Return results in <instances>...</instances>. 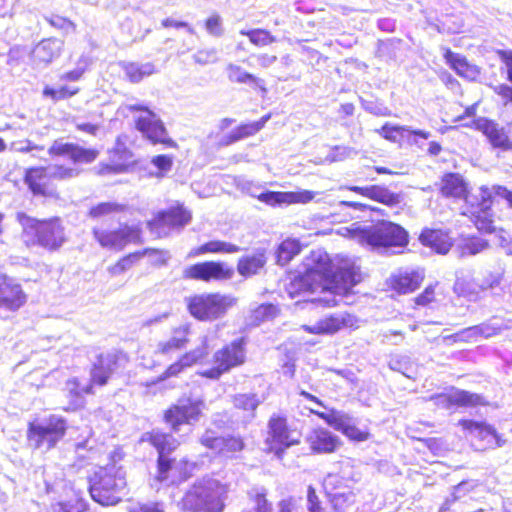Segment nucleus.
<instances>
[{
  "label": "nucleus",
  "mask_w": 512,
  "mask_h": 512,
  "mask_svg": "<svg viewBox=\"0 0 512 512\" xmlns=\"http://www.w3.org/2000/svg\"><path fill=\"white\" fill-rule=\"evenodd\" d=\"M468 186L459 173H446L442 177L441 192L446 197L464 198L467 196Z\"/></svg>",
  "instance_id": "nucleus-37"
},
{
  "label": "nucleus",
  "mask_w": 512,
  "mask_h": 512,
  "mask_svg": "<svg viewBox=\"0 0 512 512\" xmlns=\"http://www.w3.org/2000/svg\"><path fill=\"white\" fill-rule=\"evenodd\" d=\"M257 199L271 206L280 205L283 203L286 204L285 192L265 191L259 193Z\"/></svg>",
  "instance_id": "nucleus-60"
},
{
  "label": "nucleus",
  "mask_w": 512,
  "mask_h": 512,
  "mask_svg": "<svg viewBox=\"0 0 512 512\" xmlns=\"http://www.w3.org/2000/svg\"><path fill=\"white\" fill-rule=\"evenodd\" d=\"M48 154L51 157H67L74 164H90L99 156V150L85 148L59 138L49 147Z\"/></svg>",
  "instance_id": "nucleus-18"
},
{
  "label": "nucleus",
  "mask_w": 512,
  "mask_h": 512,
  "mask_svg": "<svg viewBox=\"0 0 512 512\" xmlns=\"http://www.w3.org/2000/svg\"><path fill=\"white\" fill-rule=\"evenodd\" d=\"M110 158L113 162V169L115 171H122L123 168L132 161L133 154L118 138L114 148L110 152Z\"/></svg>",
  "instance_id": "nucleus-48"
},
{
  "label": "nucleus",
  "mask_w": 512,
  "mask_h": 512,
  "mask_svg": "<svg viewBox=\"0 0 512 512\" xmlns=\"http://www.w3.org/2000/svg\"><path fill=\"white\" fill-rule=\"evenodd\" d=\"M150 250H143L135 253H131L123 258H121L115 265L109 268V271L112 275H120L124 273L126 270L130 269L136 261L141 259L145 253Z\"/></svg>",
  "instance_id": "nucleus-55"
},
{
  "label": "nucleus",
  "mask_w": 512,
  "mask_h": 512,
  "mask_svg": "<svg viewBox=\"0 0 512 512\" xmlns=\"http://www.w3.org/2000/svg\"><path fill=\"white\" fill-rule=\"evenodd\" d=\"M190 327L181 325L173 330L172 336L165 341H160L156 347V353L164 356H172L173 354L184 349L188 343Z\"/></svg>",
  "instance_id": "nucleus-29"
},
{
  "label": "nucleus",
  "mask_w": 512,
  "mask_h": 512,
  "mask_svg": "<svg viewBox=\"0 0 512 512\" xmlns=\"http://www.w3.org/2000/svg\"><path fill=\"white\" fill-rule=\"evenodd\" d=\"M269 119L270 115H265L259 121L238 126L222 139V143L224 145H230L243 138L256 134L264 127Z\"/></svg>",
  "instance_id": "nucleus-39"
},
{
  "label": "nucleus",
  "mask_w": 512,
  "mask_h": 512,
  "mask_svg": "<svg viewBox=\"0 0 512 512\" xmlns=\"http://www.w3.org/2000/svg\"><path fill=\"white\" fill-rule=\"evenodd\" d=\"M422 280L417 271H401L390 278V285L398 293L407 294L418 288Z\"/></svg>",
  "instance_id": "nucleus-35"
},
{
  "label": "nucleus",
  "mask_w": 512,
  "mask_h": 512,
  "mask_svg": "<svg viewBox=\"0 0 512 512\" xmlns=\"http://www.w3.org/2000/svg\"><path fill=\"white\" fill-rule=\"evenodd\" d=\"M261 397L256 393L235 394L232 399L233 406L244 412L246 421H251L256 416V409L262 403Z\"/></svg>",
  "instance_id": "nucleus-38"
},
{
  "label": "nucleus",
  "mask_w": 512,
  "mask_h": 512,
  "mask_svg": "<svg viewBox=\"0 0 512 512\" xmlns=\"http://www.w3.org/2000/svg\"><path fill=\"white\" fill-rule=\"evenodd\" d=\"M419 240L424 246L432 248L439 254H446L451 249L450 238L441 230L424 229Z\"/></svg>",
  "instance_id": "nucleus-36"
},
{
  "label": "nucleus",
  "mask_w": 512,
  "mask_h": 512,
  "mask_svg": "<svg viewBox=\"0 0 512 512\" xmlns=\"http://www.w3.org/2000/svg\"><path fill=\"white\" fill-rule=\"evenodd\" d=\"M63 45V41L57 38L43 39L32 50L34 63L47 66L60 56Z\"/></svg>",
  "instance_id": "nucleus-27"
},
{
  "label": "nucleus",
  "mask_w": 512,
  "mask_h": 512,
  "mask_svg": "<svg viewBox=\"0 0 512 512\" xmlns=\"http://www.w3.org/2000/svg\"><path fill=\"white\" fill-rule=\"evenodd\" d=\"M315 192L302 190L296 192H285L286 204L308 203L313 200Z\"/></svg>",
  "instance_id": "nucleus-62"
},
{
  "label": "nucleus",
  "mask_w": 512,
  "mask_h": 512,
  "mask_svg": "<svg viewBox=\"0 0 512 512\" xmlns=\"http://www.w3.org/2000/svg\"><path fill=\"white\" fill-rule=\"evenodd\" d=\"M17 219L23 228V239L28 247L39 246L48 251H56L66 242L64 227L59 218L39 220L19 213Z\"/></svg>",
  "instance_id": "nucleus-3"
},
{
  "label": "nucleus",
  "mask_w": 512,
  "mask_h": 512,
  "mask_svg": "<svg viewBox=\"0 0 512 512\" xmlns=\"http://www.w3.org/2000/svg\"><path fill=\"white\" fill-rule=\"evenodd\" d=\"M86 509V503L84 500L75 493V499L69 501H63L59 503L58 512H84Z\"/></svg>",
  "instance_id": "nucleus-59"
},
{
  "label": "nucleus",
  "mask_w": 512,
  "mask_h": 512,
  "mask_svg": "<svg viewBox=\"0 0 512 512\" xmlns=\"http://www.w3.org/2000/svg\"><path fill=\"white\" fill-rule=\"evenodd\" d=\"M192 219L191 212L182 204L157 212L148 227L157 237H166L171 231H181Z\"/></svg>",
  "instance_id": "nucleus-11"
},
{
  "label": "nucleus",
  "mask_w": 512,
  "mask_h": 512,
  "mask_svg": "<svg viewBox=\"0 0 512 512\" xmlns=\"http://www.w3.org/2000/svg\"><path fill=\"white\" fill-rule=\"evenodd\" d=\"M501 329L502 328L500 324L489 321L465 328L453 334L451 337L455 342H474L479 338H489L495 336L500 333Z\"/></svg>",
  "instance_id": "nucleus-28"
},
{
  "label": "nucleus",
  "mask_w": 512,
  "mask_h": 512,
  "mask_svg": "<svg viewBox=\"0 0 512 512\" xmlns=\"http://www.w3.org/2000/svg\"><path fill=\"white\" fill-rule=\"evenodd\" d=\"M358 319L348 312L330 314L313 325L304 326L305 331L311 334H335L343 328H357Z\"/></svg>",
  "instance_id": "nucleus-20"
},
{
  "label": "nucleus",
  "mask_w": 512,
  "mask_h": 512,
  "mask_svg": "<svg viewBox=\"0 0 512 512\" xmlns=\"http://www.w3.org/2000/svg\"><path fill=\"white\" fill-rule=\"evenodd\" d=\"M301 251L300 242L296 239L284 240L276 251V262L281 266L287 265Z\"/></svg>",
  "instance_id": "nucleus-46"
},
{
  "label": "nucleus",
  "mask_w": 512,
  "mask_h": 512,
  "mask_svg": "<svg viewBox=\"0 0 512 512\" xmlns=\"http://www.w3.org/2000/svg\"><path fill=\"white\" fill-rule=\"evenodd\" d=\"M226 73L229 81L238 84H247L250 86L258 87L264 92H266V88L264 87V81L255 75L245 71L241 66L229 63L226 66Z\"/></svg>",
  "instance_id": "nucleus-41"
},
{
  "label": "nucleus",
  "mask_w": 512,
  "mask_h": 512,
  "mask_svg": "<svg viewBox=\"0 0 512 512\" xmlns=\"http://www.w3.org/2000/svg\"><path fill=\"white\" fill-rule=\"evenodd\" d=\"M131 112H139L135 119L136 128L152 143L173 146L174 142L167 135V130L160 117L143 104H128Z\"/></svg>",
  "instance_id": "nucleus-10"
},
{
  "label": "nucleus",
  "mask_w": 512,
  "mask_h": 512,
  "mask_svg": "<svg viewBox=\"0 0 512 512\" xmlns=\"http://www.w3.org/2000/svg\"><path fill=\"white\" fill-rule=\"evenodd\" d=\"M433 399H435L438 405L449 409L452 406L476 405L480 400V396L464 390H455L449 394H439L433 397Z\"/></svg>",
  "instance_id": "nucleus-33"
},
{
  "label": "nucleus",
  "mask_w": 512,
  "mask_h": 512,
  "mask_svg": "<svg viewBox=\"0 0 512 512\" xmlns=\"http://www.w3.org/2000/svg\"><path fill=\"white\" fill-rule=\"evenodd\" d=\"M126 206L117 202H101L92 206L88 212V216L92 219L103 218L112 214L121 213Z\"/></svg>",
  "instance_id": "nucleus-50"
},
{
  "label": "nucleus",
  "mask_w": 512,
  "mask_h": 512,
  "mask_svg": "<svg viewBox=\"0 0 512 512\" xmlns=\"http://www.w3.org/2000/svg\"><path fill=\"white\" fill-rule=\"evenodd\" d=\"M502 275L496 272H487L479 277L470 279L458 277L454 283V292L476 302L481 299V293L499 287Z\"/></svg>",
  "instance_id": "nucleus-12"
},
{
  "label": "nucleus",
  "mask_w": 512,
  "mask_h": 512,
  "mask_svg": "<svg viewBox=\"0 0 512 512\" xmlns=\"http://www.w3.org/2000/svg\"><path fill=\"white\" fill-rule=\"evenodd\" d=\"M376 132L381 137L391 142H397L399 138L404 137V133L419 136L423 139H428L430 137V132L412 129L409 126L391 125L389 123H385L380 129H377Z\"/></svg>",
  "instance_id": "nucleus-40"
},
{
  "label": "nucleus",
  "mask_w": 512,
  "mask_h": 512,
  "mask_svg": "<svg viewBox=\"0 0 512 512\" xmlns=\"http://www.w3.org/2000/svg\"><path fill=\"white\" fill-rule=\"evenodd\" d=\"M446 63L461 77L468 80H474L479 71L476 66L468 63L467 59L450 49H445L443 54Z\"/></svg>",
  "instance_id": "nucleus-34"
},
{
  "label": "nucleus",
  "mask_w": 512,
  "mask_h": 512,
  "mask_svg": "<svg viewBox=\"0 0 512 512\" xmlns=\"http://www.w3.org/2000/svg\"><path fill=\"white\" fill-rule=\"evenodd\" d=\"M477 203H470V219L475 227L485 233L494 231L491 207L493 203L503 200L512 209V190L502 185L482 186L476 198Z\"/></svg>",
  "instance_id": "nucleus-5"
},
{
  "label": "nucleus",
  "mask_w": 512,
  "mask_h": 512,
  "mask_svg": "<svg viewBox=\"0 0 512 512\" xmlns=\"http://www.w3.org/2000/svg\"><path fill=\"white\" fill-rule=\"evenodd\" d=\"M92 384L82 385L77 378L67 380L65 390L68 392L70 405L66 410H74L82 405V398L84 394L92 393Z\"/></svg>",
  "instance_id": "nucleus-44"
},
{
  "label": "nucleus",
  "mask_w": 512,
  "mask_h": 512,
  "mask_svg": "<svg viewBox=\"0 0 512 512\" xmlns=\"http://www.w3.org/2000/svg\"><path fill=\"white\" fill-rule=\"evenodd\" d=\"M123 69L128 79L133 83H138L156 72L155 65L152 62H129L123 65Z\"/></svg>",
  "instance_id": "nucleus-45"
},
{
  "label": "nucleus",
  "mask_w": 512,
  "mask_h": 512,
  "mask_svg": "<svg viewBox=\"0 0 512 512\" xmlns=\"http://www.w3.org/2000/svg\"><path fill=\"white\" fill-rule=\"evenodd\" d=\"M268 434L267 442L278 457L286 448L299 443V434L289 430L286 418L279 415L269 419Z\"/></svg>",
  "instance_id": "nucleus-16"
},
{
  "label": "nucleus",
  "mask_w": 512,
  "mask_h": 512,
  "mask_svg": "<svg viewBox=\"0 0 512 512\" xmlns=\"http://www.w3.org/2000/svg\"><path fill=\"white\" fill-rule=\"evenodd\" d=\"M45 168L50 180H69L80 174V170L76 167L54 164Z\"/></svg>",
  "instance_id": "nucleus-53"
},
{
  "label": "nucleus",
  "mask_w": 512,
  "mask_h": 512,
  "mask_svg": "<svg viewBox=\"0 0 512 512\" xmlns=\"http://www.w3.org/2000/svg\"><path fill=\"white\" fill-rule=\"evenodd\" d=\"M471 127L482 132L494 149L512 150V139L507 130L493 120L479 117L473 120Z\"/></svg>",
  "instance_id": "nucleus-21"
},
{
  "label": "nucleus",
  "mask_w": 512,
  "mask_h": 512,
  "mask_svg": "<svg viewBox=\"0 0 512 512\" xmlns=\"http://www.w3.org/2000/svg\"><path fill=\"white\" fill-rule=\"evenodd\" d=\"M476 484L473 481H462L457 486L454 487L453 493L451 494V498H447L446 501L442 504L440 508V512H445L450 509L451 503L460 500L470 491L475 488Z\"/></svg>",
  "instance_id": "nucleus-56"
},
{
  "label": "nucleus",
  "mask_w": 512,
  "mask_h": 512,
  "mask_svg": "<svg viewBox=\"0 0 512 512\" xmlns=\"http://www.w3.org/2000/svg\"><path fill=\"white\" fill-rule=\"evenodd\" d=\"M355 236L362 244H367L373 249L387 251L392 247L403 248L408 244V233L400 225L390 221L378 223L355 230Z\"/></svg>",
  "instance_id": "nucleus-6"
},
{
  "label": "nucleus",
  "mask_w": 512,
  "mask_h": 512,
  "mask_svg": "<svg viewBox=\"0 0 512 512\" xmlns=\"http://www.w3.org/2000/svg\"><path fill=\"white\" fill-rule=\"evenodd\" d=\"M204 407L205 403L200 397L184 395L165 411L164 421L177 433L182 425L193 426L197 423Z\"/></svg>",
  "instance_id": "nucleus-9"
},
{
  "label": "nucleus",
  "mask_w": 512,
  "mask_h": 512,
  "mask_svg": "<svg viewBox=\"0 0 512 512\" xmlns=\"http://www.w3.org/2000/svg\"><path fill=\"white\" fill-rule=\"evenodd\" d=\"M240 34L247 36L256 46H267L276 41V38L264 29L241 30Z\"/></svg>",
  "instance_id": "nucleus-54"
},
{
  "label": "nucleus",
  "mask_w": 512,
  "mask_h": 512,
  "mask_svg": "<svg viewBox=\"0 0 512 512\" xmlns=\"http://www.w3.org/2000/svg\"><path fill=\"white\" fill-rule=\"evenodd\" d=\"M340 477L337 474H329L325 479L326 488L331 487L336 491L330 492V501L336 512H346L355 503V494L348 487L339 490Z\"/></svg>",
  "instance_id": "nucleus-24"
},
{
  "label": "nucleus",
  "mask_w": 512,
  "mask_h": 512,
  "mask_svg": "<svg viewBox=\"0 0 512 512\" xmlns=\"http://www.w3.org/2000/svg\"><path fill=\"white\" fill-rule=\"evenodd\" d=\"M151 444L158 451V457H167L166 454L174 451L178 445L179 441L176 440L171 434L163 433L160 431H152L149 436Z\"/></svg>",
  "instance_id": "nucleus-43"
},
{
  "label": "nucleus",
  "mask_w": 512,
  "mask_h": 512,
  "mask_svg": "<svg viewBox=\"0 0 512 512\" xmlns=\"http://www.w3.org/2000/svg\"><path fill=\"white\" fill-rule=\"evenodd\" d=\"M181 462L168 457H158L156 480L160 483L171 485L187 478L180 469Z\"/></svg>",
  "instance_id": "nucleus-31"
},
{
  "label": "nucleus",
  "mask_w": 512,
  "mask_h": 512,
  "mask_svg": "<svg viewBox=\"0 0 512 512\" xmlns=\"http://www.w3.org/2000/svg\"><path fill=\"white\" fill-rule=\"evenodd\" d=\"M93 235L103 248L121 250L128 243L139 240L140 230L134 225H122L113 231L94 228Z\"/></svg>",
  "instance_id": "nucleus-17"
},
{
  "label": "nucleus",
  "mask_w": 512,
  "mask_h": 512,
  "mask_svg": "<svg viewBox=\"0 0 512 512\" xmlns=\"http://www.w3.org/2000/svg\"><path fill=\"white\" fill-rule=\"evenodd\" d=\"M459 425L471 436L486 441L488 446H503L504 442L496 432L495 428L485 422L463 419Z\"/></svg>",
  "instance_id": "nucleus-25"
},
{
  "label": "nucleus",
  "mask_w": 512,
  "mask_h": 512,
  "mask_svg": "<svg viewBox=\"0 0 512 512\" xmlns=\"http://www.w3.org/2000/svg\"><path fill=\"white\" fill-rule=\"evenodd\" d=\"M310 449L317 454L332 453L338 449L341 442L338 436L324 428L312 430L306 438Z\"/></svg>",
  "instance_id": "nucleus-23"
},
{
  "label": "nucleus",
  "mask_w": 512,
  "mask_h": 512,
  "mask_svg": "<svg viewBox=\"0 0 512 512\" xmlns=\"http://www.w3.org/2000/svg\"><path fill=\"white\" fill-rule=\"evenodd\" d=\"M193 59L196 63L201 64V65L214 63L218 59L217 51L214 48L202 49V50L197 51L193 55Z\"/></svg>",
  "instance_id": "nucleus-64"
},
{
  "label": "nucleus",
  "mask_w": 512,
  "mask_h": 512,
  "mask_svg": "<svg viewBox=\"0 0 512 512\" xmlns=\"http://www.w3.org/2000/svg\"><path fill=\"white\" fill-rule=\"evenodd\" d=\"M45 20L54 28L63 31L68 34L70 32L75 31V24L69 19L62 17L60 15H50L46 16Z\"/></svg>",
  "instance_id": "nucleus-58"
},
{
  "label": "nucleus",
  "mask_w": 512,
  "mask_h": 512,
  "mask_svg": "<svg viewBox=\"0 0 512 512\" xmlns=\"http://www.w3.org/2000/svg\"><path fill=\"white\" fill-rule=\"evenodd\" d=\"M88 483L91 498L103 506L116 505L126 494V473L115 463L97 468Z\"/></svg>",
  "instance_id": "nucleus-2"
},
{
  "label": "nucleus",
  "mask_w": 512,
  "mask_h": 512,
  "mask_svg": "<svg viewBox=\"0 0 512 512\" xmlns=\"http://www.w3.org/2000/svg\"><path fill=\"white\" fill-rule=\"evenodd\" d=\"M89 58L82 55L79 58V61L77 63V67L71 71H68L62 76V79L67 81H77L81 78L83 73L85 72L86 68L89 66Z\"/></svg>",
  "instance_id": "nucleus-61"
},
{
  "label": "nucleus",
  "mask_w": 512,
  "mask_h": 512,
  "mask_svg": "<svg viewBox=\"0 0 512 512\" xmlns=\"http://www.w3.org/2000/svg\"><path fill=\"white\" fill-rule=\"evenodd\" d=\"M226 488L218 480L204 477L185 492L179 506L186 512H221Z\"/></svg>",
  "instance_id": "nucleus-4"
},
{
  "label": "nucleus",
  "mask_w": 512,
  "mask_h": 512,
  "mask_svg": "<svg viewBox=\"0 0 512 512\" xmlns=\"http://www.w3.org/2000/svg\"><path fill=\"white\" fill-rule=\"evenodd\" d=\"M357 151L348 146H334L330 149L329 153L326 155V160L328 162H339L343 161L347 158H350L352 155H356Z\"/></svg>",
  "instance_id": "nucleus-57"
},
{
  "label": "nucleus",
  "mask_w": 512,
  "mask_h": 512,
  "mask_svg": "<svg viewBox=\"0 0 512 512\" xmlns=\"http://www.w3.org/2000/svg\"><path fill=\"white\" fill-rule=\"evenodd\" d=\"M200 442L206 448L226 459H233L244 447V441L237 436H217L212 430H206Z\"/></svg>",
  "instance_id": "nucleus-19"
},
{
  "label": "nucleus",
  "mask_w": 512,
  "mask_h": 512,
  "mask_svg": "<svg viewBox=\"0 0 512 512\" xmlns=\"http://www.w3.org/2000/svg\"><path fill=\"white\" fill-rule=\"evenodd\" d=\"M244 346V338H238L217 351L214 355L216 366L204 371L203 376L218 379L223 373L242 364L245 359Z\"/></svg>",
  "instance_id": "nucleus-13"
},
{
  "label": "nucleus",
  "mask_w": 512,
  "mask_h": 512,
  "mask_svg": "<svg viewBox=\"0 0 512 512\" xmlns=\"http://www.w3.org/2000/svg\"><path fill=\"white\" fill-rule=\"evenodd\" d=\"M305 267L304 275L294 278L286 286V292L291 299L317 290L338 293L358 282V274L354 267H336L329 255L321 249L310 253L306 258Z\"/></svg>",
  "instance_id": "nucleus-1"
},
{
  "label": "nucleus",
  "mask_w": 512,
  "mask_h": 512,
  "mask_svg": "<svg viewBox=\"0 0 512 512\" xmlns=\"http://www.w3.org/2000/svg\"><path fill=\"white\" fill-rule=\"evenodd\" d=\"M50 178L45 167H31L25 170L24 183L34 196H50L48 186Z\"/></svg>",
  "instance_id": "nucleus-30"
},
{
  "label": "nucleus",
  "mask_w": 512,
  "mask_h": 512,
  "mask_svg": "<svg viewBox=\"0 0 512 512\" xmlns=\"http://www.w3.org/2000/svg\"><path fill=\"white\" fill-rule=\"evenodd\" d=\"M236 302L232 295L221 293H202L186 298L189 313L200 321H214L224 317Z\"/></svg>",
  "instance_id": "nucleus-8"
},
{
  "label": "nucleus",
  "mask_w": 512,
  "mask_h": 512,
  "mask_svg": "<svg viewBox=\"0 0 512 512\" xmlns=\"http://www.w3.org/2000/svg\"><path fill=\"white\" fill-rule=\"evenodd\" d=\"M118 368V356L114 353L102 354L98 357L91 370V383L104 386Z\"/></svg>",
  "instance_id": "nucleus-26"
},
{
  "label": "nucleus",
  "mask_w": 512,
  "mask_h": 512,
  "mask_svg": "<svg viewBox=\"0 0 512 512\" xmlns=\"http://www.w3.org/2000/svg\"><path fill=\"white\" fill-rule=\"evenodd\" d=\"M151 164L159 170L157 176H163L165 173L171 170L173 159L169 155H157L151 159Z\"/></svg>",
  "instance_id": "nucleus-63"
},
{
  "label": "nucleus",
  "mask_w": 512,
  "mask_h": 512,
  "mask_svg": "<svg viewBox=\"0 0 512 512\" xmlns=\"http://www.w3.org/2000/svg\"><path fill=\"white\" fill-rule=\"evenodd\" d=\"M311 412L351 440L362 442L369 438V432L359 429L356 426V419L347 412L335 409L330 410L328 413L313 409H311Z\"/></svg>",
  "instance_id": "nucleus-15"
},
{
  "label": "nucleus",
  "mask_w": 512,
  "mask_h": 512,
  "mask_svg": "<svg viewBox=\"0 0 512 512\" xmlns=\"http://www.w3.org/2000/svg\"><path fill=\"white\" fill-rule=\"evenodd\" d=\"M240 250L241 248L235 244L221 240H212L192 249L189 252V257H196L207 253L233 254Z\"/></svg>",
  "instance_id": "nucleus-42"
},
{
  "label": "nucleus",
  "mask_w": 512,
  "mask_h": 512,
  "mask_svg": "<svg viewBox=\"0 0 512 512\" xmlns=\"http://www.w3.org/2000/svg\"><path fill=\"white\" fill-rule=\"evenodd\" d=\"M278 312V309L275 305L271 303H264L257 306L254 309H251V314L249 316V324L258 326L262 322L273 319Z\"/></svg>",
  "instance_id": "nucleus-49"
},
{
  "label": "nucleus",
  "mask_w": 512,
  "mask_h": 512,
  "mask_svg": "<svg viewBox=\"0 0 512 512\" xmlns=\"http://www.w3.org/2000/svg\"><path fill=\"white\" fill-rule=\"evenodd\" d=\"M26 302V295L19 284L6 276L0 277V308L11 311L19 309Z\"/></svg>",
  "instance_id": "nucleus-22"
},
{
  "label": "nucleus",
  "mask_w": 512,
  "mask_h": 512,
  "mask_svg": "<svg viewBox=\"0 0 512 512\" xmlns=\"http://www.w3.org/2000/svg\"><path fill=\"white\" fill-rule=\"evenodd\" d=\"M267 258L265 251L256 250L254 253L242 256L237 263V271L243 277L258 274L265 266Z\"/></svg>",
  "instance_id": "nucleus-32"
},
{
  "label": "nucleus",
  "mask_w": 512,
  "mask_h": 512,
  "mask_svg": "<svg viewBox=\"0 0 512 512\" xmlns=\"http://www.w3.org/2000/svg\"><path fill=\"white\" fill-rule=\"evenodd\" d=\"M366 197L383 203L388 206H394L400 202L399 195L391 192L389 189L378 186L371 185L367 186L365 189Z\"/></svg>",
  "instance_id": "nucleus-47"
},
{
  "label": "nucleus",
  "mask_w": 512,
  "mask_h": 512,
  "mask_svg": "<svg viewBox=\"0 0 512 512\" xmlns=\"http://www.w3.org/2000/svg\"><path fill=\"white\" fill-rule=\"evenodd\" d=\"M67 427L66 419L55 414L30 422L27 428L28 445L36 450L49 451L63 439Z\"/></svg>",
  "instance_id": "nucleus-7"
},
{
  "label": "nucleus",
  "mask_w": 512,
  "mask_h": 512,
  "mask_svg": "<svg viewBox=\"0 0 512 512\" xmlns=\"http://www.w3.org/2000/svg\"><path fill=\"white\" fill-rule=\"evenodd\" d=\"M55 480H51L49 474L45 476V485L48 493H57L59 496H68L69 491L73 492L74 488L64 479V474L60 470Z\"/></svg>",
  "instance_id": "nucleus-51"
},
{
  "label": "nucleus",
  "mask_w": 512,
  "mask_h": 512,
  "mask_svg": "<svg viewBox=\"0 0 512 512\" xmlns=\"http://www.w3.org/2000/svg\"><path fill=\"white\" fill-rule=\"evenodd\" d=\"M234 276V269L221 261H205L186 267L183 271L185 279L203 282L224 281Z\"/></svg>",
  "instance_id": "nucleus-14"
},
{
  "label": "nucleus",
  "mask_w": 512,
  "mask_h": 512,
  "mask_svg": "<svg viewBox=\"0 0 512 512\" xmlns=\"http://www.w3.org/2000/svg\"><path fill=\"white\" fill-rule=\"evenodd\" d=\"M489 247V242L480 237H470L465 239L460 245V256H475Z\"/></svg>",
  "instance_id": "nucleus-52"
}]
</instances>
